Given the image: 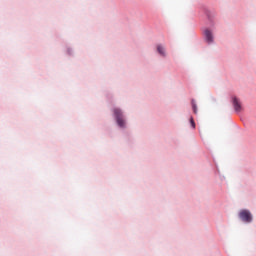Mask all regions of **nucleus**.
Wrapping results in <instances>:
<instances>
[{
    "mask_svg": "<svg viewBox=\"0 0 256 256\" xmlns=\"http://www.w3.org/2000/svg\"><path fill=\"white\" fill-rule=\"evenodd\" d=\"M239 217L244 223H251L253 221V215L249 210H241L239 212Z\"/></svg>",
    "mask_w": 256,
    "mask_h": 256,
    "instance_id": "f257e3e1",
    "label": "nucleus"
},
{
    "mask_svg": "<svg viewBox=\"0 0 256 256\" xmlns=\"http://www.w3.org/2000/svg\"><path fill=\"white\" fill-rule=\"evenodd\" d=\"M113 112L119 127H125V120L123 119V112L121 111V109L115 108Z\"/></svg>",
    "mask_w": 256,
    "mask_h": 256,
    "instance_id": "f03ea898",
    "label": "nucleus"
},
{
    "mask_svg": "<svg viewBox=\"0 0 256 256\" xmlns=\"http://www.w3.org/2000/svg\"><path fill=\"white\" fill-rule=\"evenodd\" d=\"M232 103L236 113H241V111H243V106L241 105V101H239L237 97L232 98Z\"/></svg>",
    "mask_w": 256,
    "mask_h": 256,
    "instance_id": "7ed1b4c3",
    "label": "nucleus"
},
{
    "mask_svg": "<svg viewBox=\"0 0 256 256\" xmlns=\"http://www.w3.org/2000/svg\"><path fill=\"white\" fill-rule=\"evenodd\" d=\"M204 35L207 43H213V32H211V30L206 29Z\"/></svg>",
    "mask_w": 256,
    "mask_h": 256,
    "instance_id": "20e7f679",
    "label": "nucleus"
},
{
    "mask_svg": "<svg viewBox=\"0 0 256 256\" xmlns=\"http://www.w3.org/2000/svg\"><path fill=\"white\" fill-rule=\"evenodd\" d=\"M157 51L162 57H165V48L162 45L157 46Z\"/></svg>",
    "mask_w": 256,
    "mask_h": 256,
    "instance_id": "39448f33",
    "label": "nucleus"
},
{
    "mask_svg": "<svg viewBox=\"0 0 256 256\" xmlns=\"http://www.w3.org/2000/svg\"><path fill=\"white\" fill-rule=\"evenodd\" d=\"M192 109L195 114H197V104L195 103V100H192Z\"/></svg>",
    "mask_w": 256,
    "mask_h": 256,
    "instance_id": "423d86ee",
    "label": "nucleus"
},
{
    "mask_svg": "<svg viewBox=\"0 0 256 256\" xmlns=\"http://www.w3.org/2000/svg\"><path fill=\"white\" fill-rule=\"evenodd\" d=\"M190 125L193 129H195V120H193V117L190 118Z\"/></svg>",
    "mask_w": 256,
    "mask_h": 256,
    "instance_id": "0eeeda50",
    "label": "nucleus"
}]
</instances>
